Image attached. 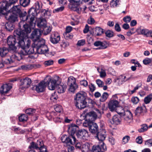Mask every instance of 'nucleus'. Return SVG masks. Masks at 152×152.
Returning <instances> with one entry per match:
<instances>
[{
    "instance_id": "nucleus-45",
    "label": "nucleus",
    "mask_w": 152,
    "mask_h": 152,
    "mask_svg": "<svg viewBox=\"0 0 152 152\" xmlns=\"http://www.w3.org/2000/svg\"><path fill=\"white\" fill-rule=\"evenodd\" d=\"M43 29L45 35H47L50 33L51 30V28L50 26H47L44 27Z\"/></svg>"
},
{
    "instance_id": "nucleus-48",
    "label": "nucleus",
    "mask_w": 152,
    "mask_h": 152,
    "mask_svg": "<svg viewBox=\"0 0 152 152\" xmlns=\"http://www.w3.org/2000/svg\"><path fill=\"white\" fill-rule=\"evenodd\" d=\"M21 68L24 70H30L32 68V66L30 64L23 65L21 66Z\"/></svg>"
},
{
    "instance_id": "nucleus-64",
    "label": "nucleus",
    "mask_w": 152,
    "mask_h": 152,
    "mask_svg": "<svg viewBox=\"0 0 152 152\" xmlns=\"http://www.w3.org/2000/svg\"><path fill=\"white\" fill-rule=\"evenodd\" d=\"M136 142L139 144H141L142 142V140L141 136L138 137L136 139Z\"/></svg>"
},
{
    "instance_id": "nucleus-59",
    "label": "nucleus",
    "mask_w": 152,
    "mask_h": 152,
    "mask_svg": "<svg viewBox=\"0 0 152 152\" xmlns=\"http://www.w3.org/2000/svg\"><path fill=\"white\" fill-rule=\"evenodd\" d=\"M42 7V6L41 5H40L39 3L37 2H36L35 3V8H34L35 10V11L36 10H38L39 9H40Z\"/></svg>"
},
{
    "instance_id": "nucleus-5",
    "label": "nucleus",
    "mask_w": 152,
    "mask_h": 152,
    "mask_svg": "<svg viewBox=\"0 0 152 152\" xmlns=\"http://www.w3.org/2000/svg\"><path fill=\"white\" fill-rule=\"evenodd\" d=\"M72 4V10L75 11L78 14L81 13V12H84L86 9L85 5L81 4V0H68Z\"/></svg>"
},
{
    "instance_id": "nucleus-55",
    "label": "nucleus",
    "mask_w": 152,
    "mask_h": 152,
    "mask_svg": "<svg viewBox=\"0 0 152 152\" xmlns=\"http://www.w3.org/2000/svg\"><path fill=\"white\" fill-rule=\"evenodd\" d=\"M58 98V96L56 94L55 92L52 93L50 97V99L52 101H55Z\"/></svg>"
},
{
    "instance_id": "nucleus-8",
    "label": "nucleus",
    "mask_w": 152,
    "mask_h": 152,
    "mask_svg": "<svg viewBox=\"0 0 152 152\" xmlns=\"http://www.w3.org/2000/svg\"><path fill=\"white\" fill-rule=\"evenodd\" d=\"M67 84L69 87L68 91L69 92L74 93L75 91L78 88L76 79L73 76L69 77L68 79Z\"/></svg>"
},
{
    "instance_id": "nucleus-23",
    "label": "nucleus",
    "mask_w": 152,
    "mask_h": 152,
    "mask_svg": "<svg viewBox=\"0 0 152 152\" xmlns=\"http://www.w3.org/2000/svg\"><path fill=\"white\" fill-rule=\"evenodd\" d=\"M45 41L44 39L42 38L39 39L33 43V46L37 48H39L45 44Z\"/></svg>"
},
{
    "instance_id": "nucleus-20",
    "label": "nucleus",
    "mask_w": 152,
    "mask_h": 152,
    "mask_svg": "<svg viewBox=\"0 0 152 152\" xmlns=\"http://www.w3.org/2000/svg\"><path fill=\"white\" fill-rule=\"evenodd\" d=\"M60 40V36L57 32H53L51 35L50 40L53 44L58 43Z\"/></svg>"
},
{
    "instance_id": "nucleus-22",
    "label": "nucleus",
    "mask_w": 152,
    "mask_h": 152,
    "mask_svg": "<svg viewBox=\"0 0 152 152\" xmlns=\"http://www.w3.org/2000/svg\"><path fill=\"white\" fill-rule=\"evenodd\" d=\"M12 86L10 84H3L1 87L0 92L1 94H4L8 93L12 88Z\"/></svg>"
},
{
    "instance_id": "nucleus-15",
    "label": "nucleus",
    "mask_w": 152,
    "mask_h": 152,
    "mask_svg": "<svg viewBox=\"0 0 152 152\" xmlns=\"http://www.w3.org/2000/svg\"><path fill=\"white\" fill-rule=\"evenodd\" d=\"M106 131L105 129H102L96 133L95 137L98 139L99 142H104L103 141L105 140L106 137Z\"/></svg>"
},
{
    "instance_id": "nucleus-56",
    "label": "nucleus",
    "mask_w": 152,
    "mask_h": 152,
    "mask_svg": "<svg viewBox=\"0 0 152 152\" xmlns=\"http://www.w3.org/2000/svg\"><path fill=\"white\" fill-rule=\"evenodd\" d=\"M96 82L99 87H102L104 86V83L100 80L97 79L96 80Z\"/></svg>"
},
{
    "instance_id": "nucleus-27",
    "label": "nucleus",
    "mask_w": 152,
    "mask_h": 152,
    "mask_svg": "<svg viewBox=\"0 0 152 152\" xmlns=\"http://www.w3.org/2000/svg\"><path fill=\"white\" fill-rule=\"evenodd\" d=\"M78 129V126L75 125L71 124L68 127V132L71 135H73Z\"/></svg>"
},
{
    "instance_id": "nucleus-17",
    "label": "nucleus",
    "mask_w": 152,
    "mask_h": 152,
    "mask_svg": "<svg viewBox=\"0 0 152 152\" xmlns=\"http://www.w3.org/2000/svg\"><path fill=\"white\" fill-rule=\"evenodd\" d=\"M41 35V32L40 30L38 29H35L33 31L31 35V38L34 42L39 39Z\"/></svg>"
},
{
    "instance_id": "nucleus-38",
    "label": "nucleus",
    "mask_w": 152,
    "mask_h": 152,
    "mask_svg": "<svg viewBox=\"0 0 152 152\" xmlns=\"http://www.w3.org/2000/svg\"><path fill=\"white\" fill-rule=\"evenodd\" d=\"M97 70L99 73L100 74V76L102 78H104L105 77L106 75V74L105 70L101 68L100 69L99 68L97 67Z\"/></svg>"
},
{
    "instance_id": "nucleus-12",
    "label": "nucleus",
    "mask_w": 152,
    "mask_h": 152,
    "mask_svg": "<svg viewBox=\"0 0 152 152\" xmlns=\"http://www.w3.org/2000/svg\"><path fill=\"white\" fill-rule=\"evenodd\" d=\"M107 150L106 146L104 142H100L98 145H94L92 148V152H104Z\"/></svg>"
},
{
    "instance_id": "nucleus-32",
    "label": "nucleus",
    "mask_w": 152,
    "mask_h": 152,
    "mask_svg": "<svg viewBox=\"0 0 152 152\" xmlns=\"http://www.w3.org/2000/svg\"><path fill=\"white\" fill-rule=\"evenodd\" d=\"M18 15L12 13L8 18L9 22L12 23L18 21Z\"/></svg>"
},
{
    "instance_id": "nucleus-40",
    "label": "nucleus",
    "mask_w": 152,
    "mask_h": 152,
    "mask_svg": "<svg viewBox=\"0 0 152 152\" xmlns=\"http://www.w3.org/2000/svg\"><path fill=\"white\" fill-rule=\"evenodd\" d=\"M122 81L123 82H126L130 79H134L137 78L136 76H134L132 75L129 77H127V76L125 75H122Z\"/></svg>"
},
{
    "instance_id": "nucleus-37",
    "label": "nucleus",
    "mask_w": 152,
    "mask_h": 152,
    "mask_svg": "<svg viewBox=\"0 0 152 152\" xmlns=\"http://www.w3.org/2000/svg\"><path fill=\"white\" fill-rule=\"evenodd\" d=\"M18 119L20 122H24L28 120L27 115L26 114L21 115L18 117Z\"/></svg>"
},
{
    "instance_id": "nucleus-62",
    "label": "nucleus",
    "mask_w": 152,
    "mask_h": 152,
    "mask_svg": "<svg viewBox=\"0 0 152 152\" xmlns=\"http://www.w3.org/2000/svg\"><path fill=\"white\" fill-rule=\"evenodd\" d=\"M131 19V17L129 16H126L123 18V21L126 23L130 22Z\"/></svg>"
},
{
    "instance_id": "nucleus-60",
    "label": "nucleus",
    "mask_w": 152,
    "mask_h": 152,
    "mask_svg": "<svg viewBox=\"0 0 152 152\" xmlns=\"http://www.w3.org/2000/svg\"><path fill=\"white\" fill-rule=\"evenodd\" d=\"M85 44V41L84 39H81L78 41L77 45L78 46H83Z\"/></svg>"
},
{
    "instance_id": "nucleus-54",
    "label": "nucleus",
    "mask_w": 152,
    "mask_h": 152,
    "mask_svg": "<svg viewBox=\"0 0 152 152\" xmlns=\"http://www.w3.org/2000/svg\"><path fill=\"white\" fill-rule=\"evenodd\" d=\"M53 61L52 60H50L45 61L44 64L45 66H47L53 64Z\"/></svg>"
},
{
    "instance_id": "nucleus-14",
    "label": "nucleus",
    "mask_w": 152,
    "mask_h": 152,
    "mask_svg": "<svg viewBox=\"0 0 152 152\" xmlns=\"http://www.w3.org/2000/svg\"><path fill=\"white\" fill-rule=\"evenodd\" d=\"M46 86L45 81H42L40 82L37 85L32 88L33 89H34L38 93L42 92L45 90Z\"/></svg>"
},
{
    "instance_id": "nucleus-52",
    "label": "nucleus",
    "mask_w": 152,
    "mask_h": 152,
    "mask_svg": "<svg viewBox=\"0 0 152 152\" xmlns=\"http://www.w3.org/2000/svg\"><path fill=\"white\" fill-rule=\"evenodd\" d=\"M119 4V0H112L111 2V5L113 7H116Z\"/></svg>"
},
{
    "instance_id": "nucleus-4",
    "label": "nucleus",
    "mask_w": 152,
    "mask_h": 152,
    "mask_svg": "<svg viewBox=\"0 0 152 152\" xmlns=\"http://www.w3.org/2000/svg\"><path fill=\"white\" fill-rule=\"evenodd\" d=\"M35 10L32 8L30 9L28 11V15L27 16H24L21 18V21L20 22L19 26H23L24 28V30L25 32V30L23 26L24 25H27L30 27L31 30V28L30 26H33L34 24L33 22L35 18Z\"/></svg>"
},
{
    "instance_id": "nucleus-26",
    "label": "nucleus",
    "mask_w": 152,
    "mask_h": 152,
    "mask_svg": "<svg viewBox=\"0 0 152 152\" xmlns=\"http://www.w3.org/2000/svg\"><path fill=\"white\" fill-rule=\"evenodd\" d=\"M98 127L97 124L92 122L89 128L90 132L92 133L95 134L98 132Z\"/></svg>"
},
{
    "instance_id": "nucleus-49",
    "label": "nucleus",
    "mask_w": 152,
    "mask_h": 152,
    "mask_svg": "<svg viewBox=\"0 0 152 152\" xmlns=\"http://www.w3.org/2000/svg\"><path fill=\"white\" fill-rule=\"evenodd\" d=\"M108 44L106 42H101V46L99 48L97 49H105L107 47Z\"/></svg>"
},
{
    "instance_id": "nucleus-7",
    "label": "nucleus",
    "mask_w": 152,
    "mask_h": 152,
    "mask_svg": "<svg viewBox=\"0 0 152 152\" xmlns=\"http://www.w3.org/2000/svg\"><path fill=\"white\" fill-rule=\"evenodd\" d=\"M61 81V78L56 76L52 80L51 77L48 78V80L45 83L46 85L48 84V87L49 90H53L55 89L56 86L57 85L60 84Z\"/></svg>"
},
{
    "instance_id": "nucleus-53",
    "label": "nucleus",
    "mask_w": 152,
    "mask_h": 152,
    "mask_svg": "<svg viewBox=\"0 0 152 152\" xmlns=\"http://www.w3.org/2000/svg\"><path fill=\"white\" fill-rule=\"evenodd\" d=\"M105 34L107 37H111L113 36V32L110 30H108L106 32Z\"/></svg>"
},
{
    "instance_id": "nucleus-51",
    "label": "nucleus",
    "mask_w": 152,
    "mask_h": 152,
    "mask_svg": "<svg viewBox=\"0 0 152 152\" xmlns=\"http://www.w3.org/2000/svg\"><path fill=\"white\" fill-rule=\"evenodd\" d=\"M131 101L133 104H136L139 102V99L137 97H133L131 99Z\"/></svg>"
},
{
    "instance_id": "nucleus-16",
    "label": "nucleus",
    "mask_w": 152,
    "mask_h": 152,
    "mask_svg": "<svg viewBox=\"0 0 152 152\" xmlns=\"http://www.w3.org/2000/svg\"><path fill=\"white\" fill-rule=\"evenodd\" d=\"M121 119L120 116L116 115H114L112 119L108 120V122L109 123L117 125L121 124Z\"/></svg>"
},
{
    "instance_id": "nucleus-28",
    "label": "nucleus",
    "mask_w": 152,
    "mask_h": 152,
    "mask_svg": "<svg viewBox=\"0 0 152 152\" xmlns=\"http://www.w3.org/2000/svg\"><path fill=\"white\" fill-rule=\"evenodd\" d=\"M48 51V48L47 46L44 44L42 46L37 48V53L39 54H44Z\"/></svg>"
},
{
    "instance_id": "nucleus-21",
    "label": "nucleus",
    "mask_w": 152,
    "mask_h": 152,
    "mask_svg": "<svg viewBox=\"0 0 152 152\" xmlns=\"http://www.w3.org/2000/svg\"><path fill=\"white\" fill-rule=\"evenodd\" d=\"M21 7V6L19 5L13 6L10 10L8 9V11L9 12L7 13L8 14L9 12H12V13L18 15L22 12L20 9Z\"/></svg>"
},
{
    "instance_id": "nucleus-41",
    "label": "nucleus",
    "mask_w": 152,
    "mask_h": 152,
    "mask_svg": "<svg viewBox=\"0 0 152 152\" xmlns=\"http://www.w3.org/2000/svg\"><path fill=\"white\" fill-rule=\"evenodd\" d=\"M30 0H19L20 3L21 5L23 7L28 6L30 3Z\"/></svg>"
},
{
    "instance_id": "nucleus-19",
    "label": "nucleus",
    "mask_w": 152,
    "mask_h": 152,
    "mask_svg": "<svg viewBox=\"0 0 152 152\" xmlns=\"http://www.w3.org/2000/svg\"><path fill=\"white\" fill-rule=\"evenodd\" d=\"M76 135L78 138L86 140L88 135V132L84 129L79 130L77 132Z\"/></svg>"
},
{
    "instance_id": "nucleus-31",
    "label": "nucleus",
    "mask_w": 152,
    "mask_h": 152,
    "mask_svg": "<svg viewBox=\"0 0 152 152\" xmlns=\"http://www.w3.org/2000/svg\"><path fill=\"white\" fill-rule=\"evenodd\" d=\"M57 85V88L58 93H61L65 92L67 88L66 86V85L64 84H58Z\"/></svg>"
},
{
    "instance_id": "nucleus-34",
    "label": "nucleus",
    "mask_w": 152,
    "mask_h": 152,
    "mask_svg": "<svg viewBox=\"0 0 152 152\" xmlns=\"http://www.w3.org/2000/svg\"><path fill=\"white\" fill-rule=\"evenodd\" d=\"M39 143H40V142L37 141V143L34 142H32L30 145L29 146L28 149H37L39 148V147L38 146Z\"/></svg>"
},
{
    "instance_id": "nucleus-24",
    "label": "nucleus",
    "mask_w": 152,
    "mask_h": 152,
    "mask_svg": "<svg viewBox=\"0 0 152 152\" xmlns=\"http://www.w3.org/2000/svg\"><path fill=\"white\" fill-rule=\"evenodd\" d=\"M124 118L127 122L129 123V121L132 119V115L131 112L129 110L125 111L124 115Z\"/></svg>"
},
{
    "instance_id": "nucleus-1",
    "label": "nucleus",
    "mask_w": 152,
    "mask_h": 152,
    "mask_svg": "<svg viewBox=\"0 0 152 152\" xmlns=\"http://www.w3.org/2000/svg\"><path fill=\"white\" fill-rule=\"evenodd\" d=\"M24 29L21 30L18 29L15 30L13 33L14 37L10 36L7 38V43L9 46V50L13 52H15L17 47L19 48L23 47L24 45V40L28 38V34L31 32L30 27L27 25H23Z\"/></svg>"
},
{
    "instance_id": "nucleus-2",
    "label": "nucleus",
    "mask_w": 152,
    "mask_h": 152,
    "mask_svg": "<svg viewBox=\"0 0 152 152\" xmlns=\"http://www.w3.org/2000/svg\"><path fill=\"white\" fill-rule=\"evenodd\" d=\"M26 45H25L24 41V45L23 47H21V50L19 53H16L12 55L9 58H6L5 62L7 64H11L16 60L19 61L23 58V56L27 54L37 53V48L33 46L29 48L31 41L28 39L26 42Z\"/></svg>"
},
{
    "instance_id": "nucleus-11",
    "label": "nucleus",
    "mask_w": 152,
    "mask_h": 152,
    "mask_svg": "<svg viewBox=\"0 0 152 152\" xmlns=\"http://www.w3.org/2000/svg\"><path fill=\"white\" fill-rule=\"evenodd\" d=\"M31 81L30 78L26 77L25 79L21 80L19 89L20 91H24L28 88L31 83Z\"/></svg>"
},
{
    "instance_id": "nucleus-47",
    "label": "nucleus",
    "mask_w": 152,
    "mask_h": 152,
    "mask_svg": "<svg viewBox=\"0 0 152 152\" xmlns=\"http://www.w3.org/2000/svg\"><path fill=\"white\" fill-rule=\"evenodd\" d=\"M35 109L29 108L26 110V113L29 115H32L35 113Z\"/></svg>"
},
{
    "instance_id": "nucleus-13",
    "label": "nucleus",
    "mask_w": 152,
    "mask_h": 152,
    "mask_svg": "<svg viewBox=\"0 0 152 152\" xmlns=\"http://www.w3.org/2000/svg\"><path fill=\"white\" fill-rule=\"evenodd\" d=\"M61 140L66 144V146H69L68 147L71 146L70 145L75 144L76 143V139L73 135H70L69 137H66L64 141L63 140L62 137H61Z\"/></svg>"
},
{
    "instance_id": "nucleus-3",
    "label": "nucleus",
    "mask_w": 152,
    "mask_h": 152,
    "mask_svg": "<svg viewBox=\"0 0 152 152\" xmlns=\"http://www.w3.org/2000/svg\"><path fill=\"white\" fill-rule=\"evenodd\" d=\"M87 99L91 102L92 101V99L88 97L85 92L82 91L77 93L75 98V106L80 109H84L87 106Z\"/></svg>"
},
{
    "instance_id": "nucleus-25",
    "label": "nucleus",
    "mask_w": 152,
    "mask_h": 152,
    "mask_svg": "<svg viewBox=\"0 0 152 152\" xmlns=\"http://www.w3.org/2000/svg\"><path fill=\"white\" fill-rule=\"evenodd\" d=\"M37 26L39 27L43 28L47 26L46 21L45 18H40L37 20Z\"/></svg>"
},
{
    "instance_id": "nucleus-35",
    "label": "nucleus",
    "mask_w": 152,
    "mask_h": 152,
    "mask_svg": "<svg viewBox=\"0 0 152 152\" xmlns=\"http://www.w3.org/2000/svg\"><path fill=\"white\" fill-rule=\"evenodd\" d=\"M89 147V144L88 143H86L82 145L81 149L83 152H88Z\"/></svg>"
},
{
    "instance_id": "nucleus-9",
    "label": "nucleus",
    "mask_w": 152,
    "mask_h": 152,
    "mask_svg": "<svg viewBox=\"0 0 152 152\" xmlns=\"http://www.w3.org/2000/svg\"><path fill=\"white\" fill-rule=\"evenodd\" d=\"M86 115L88 119L85 120L83 125L84 127H88L89 128L92 122L96 118L97 115L95 112L91 111L87 113Z\"/></svg>"
},
{
    "instance_id": "nucleus-58",
    "label": "nucleus",
    "mask_w": 152,
    "mask_h": 152,
    "mask_svg": "<svg viewBox=\"0 0 152 152\" xmlns=\"http://www.w3.org/2000/svg\"><path fill=\"white\" fill-rule=\"evenodd\" d=\"M64 35L65 38L67 39H71L73 37L72 35L70 34L69 33H64Z\"/></svg>"
},
{
    "instance_id": "nucleus-57",
    "label": "nucleus",
    "mask_w": 152,
    "mask_h": 152,
    "mask_svg": "<svg viewBox=\"0 0 152 152\" xmlns=\"http://www.w3.org/2000/svg\"><path fill=\"white\" fill-rule=\"evenodd\" d=\"M130 139V137L128 136H126L123 138L122 143L123 144H125L127 143Z\"/></svg>"
},
{
    "instance_id": "nucleus-42",
    "label": "nucleus",
    "mask_w": 152,
    "mask_h": 152,
    "mask_svg": "<svg viewBox=\"0 0 152 152\" xmlns=\"http://www.w3.org/2000/svg\"><path fill=\"white\" fill-rule=\"evenodd\" d=\"M152 99V93L148 95L144 99V102L145 104L149 103Z\"/></svg>"
},
{
    "instance_id": "nucleus-36",
    "label": "nucleus",
    "mask_w": 152,
    "mask_h": 152,
    "mask_svg": "<svg viewBox=\"0 0 152 152\" xmlns=\"http://www.w3.org/2000/svg\"><path fill=\"white\" fill-rule=\"evenodd\" d=\"M5 27L7 30L10 31H12L14 28L13 24L9 22L6 23Z\"/></svg>"
},
{
    "instance_id": "nucleus-46",
    "label": "nucleus",
    "mask_w": 152,
    "mask_h": 152,
    "mask_svg": "<svg viewBox=\"0 0 152 152\" xmlns=\"http://www.w3.org/2000/svg\"><path fill=\"white\" fill-rule=\"evenodd\" d=\"M55 111L58 113H61L63 111V109L61 106L58 104L54 106Z\"/></svg>"
},
{
    "instance_id": "nucleus-44",
    "label": "nucleus",
    "mask_w": 152,
    "mask_h": 152,
    "mask_svg": "<svg viewBox=\"0 0 152 152\" xmlns=\"http://www.w3.org/2000/svg\"><path fill=\"white\" fill-rule=\"evenodd\" d=\"M108 94L107 92H104L100 98V100L102 102H104L105 101L108 96Z\"/></svg>"
},
{
    "instance_id": "nucleus-61",
    "label": "nucleus",
    "mask_w": 152,
    "mask_h": 152,
    "mask_svg": "<svg viewBox=\"0 0 152 152\" xmlns=\"http://www.w3.org/2000/svg\"><path fill=\"white\" fill-rule=\"evenodd\" d=\"M87 22L88 24L91 25L94 24L95 21L94 18H92V17L91 16L88 19Z\"/></svg>"
},
{
    "instance_id": "nucleus-18",
    "label": "nucleus",
    "mask_w": 152,
    "mask_h": 152,
    "mask_svg": "<svg viewBox=\"0 0 152 152\" xmlns=\"http://www.w3.org/2000/svg\"><path fill=\"white\" fill-rule=\"evenodd\" d=\"M119 102L116 100H111L108 104V108L110 111H113L117 110Z\"/></svg>"
},
{
    "instance_id": "nucleus-50",
    "label": "nucleus",
    "mask_w": 152,
    "mask_h": 152,
    "mask_svg": "<svg viewBox=\"0 0 152 152\" xmlns=\"http://www.w3.org/2000/svg\"><path fill=\"white\" fill-rule=\"evenodd\" d=\"M145 145L148 147L152 146V139H149L145 141Z\"/></svg>"
},
{
    "instance_id": "nucleus-43",
    "label": "nucleus",
    "mask_w": 152,
    "mask_h": 152,
    "mask_svg": "<svg viewBox=\"0 0 152 152\" xmlns=\"http://www.w3.org/2000/svg\"><path fill=\"white\" fill-rule=\"evenodd\" d=\"M103 32V29L99 27L95 28V33L97 36L101 35Z\"/></svg>"
},
{
    "instance_id": "nucleus-30",
    "label": "nucleus",
    "mask_w": 152,
    "mask_h": 152,
    "mask_svg": "<svg viewBox=\"0 0 152 152\" xmlns=\"http://www.w3.org/2000/svg\"><path fill=\"white\" fill-rule=\"evenodd\" d=\"M146 109L145 106L144 104L141 107H138L136 108L135 113L136 115H139L140 114H141L144 111H145Z\"/></svg>"
},
{
    "instance_id": "nucleus-10",
    "label": "nucleus",
    "mask_w": 152,
    "mask_h": 152,
    "mask_svg": "<svg viewBox=\"0 0 152 152\" xmlns=\"http://www.w3.org/2000/svg\"><path fill=\"white\" fill-rule=\"evenodd\" d=\"M58 114L55 112H48L46 113V116L49 120L53 119L56 122H62L63 121V117L60 116L58 117Z\"/></svg>"
},
{
    "instance_id": "nucleus-29",
    "label": "nucleus",
    "mask_w": 152,
    "mask_h": 152,
    "mask_svg": "<svg viewBox=\"0 0 152 152\" xmlns=\"http://www.w3.org/2000/svg\"><path fill=\"white\" fill-rule=\"evenodd\" d=\"M148 29L144 28L142 29L140 27L137 28L136 30V31L139 35H143L146 36V37L147 36L148 33Z\"/></svg>"
},
{
    "instance_id": "nucleus-33",
    "label": "nucleus",
    "mask_w": 152,
    "mask_h": 152,
    "mask_svg": "<svg viewBox=\"0 0 152 152\" xmlns=\"http://www.w3.org/2000/svg\"><path fill=\"white\" fill-rule=\"evenodd\" d=\"M8 52L9 50L7 48L4 47L0 48V55L1 57L5 56Z\"/></svg>"
},
{
    "instance_id": "nucleus-6",
    "label": "nucleus",
    "mask_w": 152,
    "mask_h": 152,
    "mask_svg": "<svg viewBox=\"0 0 152 152\" xmlns=\"http://www.w3.org/2000/svg\"><path fill=\"white\" fill-rule=\"evenodd\" d=\"M9 2L6 1L0 3V18L6 14L8 12V8L12 4L15 3L18 0H9Z\"/></svg>"
},
{
    "instance_id": "nucleus-39",
    "label": "nucleus",
    "mask_w": 152,
    "mask_h": 152,
    "mask_svg": "<svg viewBox=\"0 0 152 152\" xmlns=\"http://www.w3.org/2000/svg\"><path fill=\"white\" fill-rule=\"evenodd\" d=\"M149 128L147 125L146 124H144L141 125L140 128L138 129V131L139 132H142L146 131L148 128Z\"/></svg>"
},
{
    "instance_id": "nucleus-63",
    "label": "nucleus",
    "mask_w": 152,
    "mask_h": 152,
    "mask_svg": "<svg viewBox=\"0 0 152 152\" xmlns=\"http://www.w3.org/2000/svg\"><path fill=\"white\" fill-rule=\"evenodd\" d=\"M88 87L90 91L91 92H93L96 89L95 86L92 83H91L88 85Z\"/></svg>"
}]
</instances>
